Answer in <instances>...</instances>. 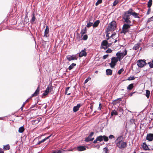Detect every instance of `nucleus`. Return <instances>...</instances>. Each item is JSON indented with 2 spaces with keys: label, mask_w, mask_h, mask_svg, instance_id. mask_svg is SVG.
Returning a JSON list of instances; mask_svg holds the SVG:
<instances>
[{
  "label": "nucleus",
  "mask_w": 153,
  "mask_h": 153,
  "mask_svg": "<svg viewBox=\"0 0 153 153\" xmlns=\"http://www.w3.org/2000/svg\"><path fill=\"white\" fill-rule=\"evenodd\" d=\"M139 14L135 12L131 8H130L128 11H125L122 15V19L124 22L122 27V32L124 34H126L128 32L131 26H132L131 24V22L130 20V16L132 15L134 18L140 19Z\"/></svg>",
  "instance_id": "obj_1"
},
{
  "label": "nucleus",
  "mask_w": 153,
  "mask_h": 153,
  "mask_svg": "<svg viewBox=\"0 0 153 153\" xmlns=\"http://www.w3.org/2000/svg\"><path fill=\"white\" fill-rule=\"evenodd\" d=\"M127 51L126 50L123 52H117L116 54L117 57H113L111 58V62L109 65L111 68H113L116 65L117 62L119 61H120L123 57L127 54Z\"/></svg>",
  "instance_id": "obj_2"
},
{
  "label": "nucleus",
  "mask_w": 153,
  "mask_h": 153,
  "mask_svg": "<svg viewBox=\"0 0 153 153\" xmlns=\"http://www.w3.org/2000/svg\"><path fill=\"white\" fill-rule=\"evenodd\" d=\"M123 138L122 136L119 137L115 141L117 146L120 149H123L127 146V143L123 141Z\"/></svg>",
  "instance_id": "obj_3"
},
{
  "label": "nucleus",
  "mask_w": 153,
  "mask_h": 153,
  "mask_svg": "<svg viewBox=\"0 0 153 153\" xmlns=\"http://www.w3.org/2000/svg\"><path fill=\"white\" fill-rule=\"evenodd\" d=\"M117 24L115 21H113L110 22L108 25V27L107 28L106 31H114L116 28Z\"/></svg>",
  "instance_id": "obj_4"
},
{
  "label": "nucleus",
  "mask_w": 153,
  "mask_h": 153,
  "mask_svg": "<svg viewBox=\"0 0 153 153\" xmlns=\"http://www.w3.org/2000/svg\"><path fill=\"white\" fill-rule=\"evenodd\" d=\"M103 140L105 141L106 142L108 140V137L105 135L100 136L97 137L96 139L94 141L93 143H96L98 141L100 142Z\"/></svg>",
  "instance_id": "obj_5"
},
{
  "label": "nucleus",
  "mask_w": 153,
  "mask_h": 153,
  "mask_svg": "<svg viewBox=\"0 0 153 153\" xmlns=\"http://www.w3.org/2000/svg\"><path fill=\"white\" fill-rule=\"evenodd\" d=\"M134 120L131 119L130 120V123L126 124V127L127 128V130L130 129H134Z\"/></svg>",
  "instance_id": "obj_6"
},
{
  "label": "nucleus",
  "mask_w": 153,
  "mask_h": 153,
  "mask_svg": "<svg viewBox=\"0 0 153 153\" xmlns=\"http://www.w3.org/2000/svg\"><path fill=\"white\" fill-rule=\"evenodd\" d=\"M53 87L52 85L51 86H48L42 94V97L43 98V96L47 95L49 92H51L53 91Z\"/></svg>",
  "instance_id": "obj_7"
},
{
  "label": "nucleus",
  "mask_w": 153,
  "mask_h": 153,
  "mask_svg": "<svg viewBox=\"0 0 153 153\" xmlns=\"http://www.w3.org/2000/svg\"><path fill=\"white\" fill-rule=\"evenodd\" d=\"M137 64L138 66L140 68L143 67L146 64V60L145 59H139L137 62Z\"/></svg>",
  "instance_id": "obj_8"
},
{
  "label": "nucleus",
  "mask_w": 153,
  "mask_h": 153,
  "mask_svg": "<svg viewBox=\"0 0 153 153\" xmlns=\"http://www.w3.org/2000/svg\"><path fill=\"white\" fill-rule=\"evenodd\" d=\"M40 88L39 86L36 90L35 91V92L33 94H32L30 98V99L32 97H34L37 96L39 93ZM29 98L25 102V104L28 102L29 101Z\"/></svg>",
  "instance_id": "obj_9"
},
{
  "label": "nucleus",
  "mask_w": 153,
  "mask_h": 153,
  "mask_svg": "<svg viewBox=\"0 0 153 153\" xmlns=\"http://www.w3.org/2000/svg\"><path fill=\"white\" fill-rule=\"evenodd\" d=\"M66 58L69 61H71L72 60H76L77 59L76 55H73L72 56L68 55L66 56Z\"/></svg>",
  "instance_id": "obj_10"
},
{
  "label": "nucleus",
  "mask_w": 153,
  "mask_h": 153,
  "mask_svg": "<svg viewBox=\"0 0 153 153\" xmlns=\"http://www.w3.org/2000/svg\"><path fill=\"white\" fill-rule=\"evenodd\" d=\"M87 54V53L86 52V49H84L79 53V56L80 57H81L83 56H86Z\"/></svg>",
  "instance_id": "obj_11"
},
{
  "label": "nucleus",
  "mask_w": 153,
  "mask_h": 153,
  "mask_svg": "<svg viewBox=\"0 0 153 153\" xmlns=\"http://www.w3.org/2000/svg\"><path fill=\"white\" fill-rule=\"evenodd\" d=\"M94 139V137H93V134H90L89 135L85 140V141L86 142H89L92 141Z\"/></svg>",
  "instance_id": "obj_12"
},
{
  "label": "nucleus",
  "mask_w": 153,
  "mask_h": 153,
  "mask_svg": "<svg viewBox=\"0 0 153 153\" xmlns=\"http://www.w3.org/2000/svg\"><path fill=\"white\" fill-rule=\"evenodd\" d=\"M85 146H79L77 147V150L78 151H82L86 149Z\"/></svg>",
  "instance_id": "obj_13"
},
{
  "label": "nucleus",
  "mask_w": 153,
  "mask_h": 153,
  "mask_svg": "<svg viewBox=\"0 0 153 153\" xmlns=\"http://www.w3.org/2000/svg\"><path fill=\"white\" fill-rule=\"evenodd\" d=\"M80 106L81 105L80 104H77L76 106H74L73 109L74 112H76L77 111L79 110V108Z\"/></svg>",
  "instance_id": "obj_14"
},
{
  "label": "nucleus",
  "mask_w": 153,
  "mask_h": 153,
  "mask_svg": "<svg viewBox=\"0 0 153 153\" xmlns=\"http://www.w3.org/2000/svg\"><path fill=\"white\" fill-rule=\"evenodd\" d=\"M49 27L48 26H47L46 27V29L45 30V34H44V36H45L46 37H48L49 35L48 34L49 33Z\"/></svg>",
  "instance_id": "obj_15"
},
{
  "label": "nucleus",
  "mask_w": 153,
  "mask_h": 153,
  "mask_svg": "<svg viewBox=\"0 0 153 153\" xmlns=\"http://www.w3.org/2000/svg\"><path fill=\"white\" fill-rule=\"evenodd\" d=\"M32 18L31 19L30 21L32 24H33L36 19L35 17V14L33 12L31 15Z\"/></svg>",
  "instance_id": "obj_16"
},
{
  "label": "nucleus",
  "mask_w": 153,
  "mask_h": 153,
  "mask_svg": "<svg viewBox=\"0 0 153 153\" xmlns=\"http://www.w3.org/2000/svg\"><path fill=\"white\" fill-rule=\"evenodd\" d=\"M146 139L150 141L153 140V134H147Z\"/></svg>",
  "instance_id": "obj_17"
},
{
  "label": "nucleus",
  "mask_w": 153,
  "mask_h": 153,
  "mask_svg": "<svg viewBox=\"0 0 153 153\" xmlns=\"http://www.w3.org/2000/svg\"><path fill=\"white\" fill-rule=\"evenodd\" d=\"M142 146L143 149L145 150H148L149 149L148 146L145 143H143Z\"/></svg>",
  "instance_id": "obj_18"
},
{
  "label": "nucleus",
  "mask_w": 153,
  "mask_h": 153,
  "mask_svg": "<svg viewBox=\"0 0 153 153\" xmlns=\"http://www.w3.org/2000/svg\"><path fill=\"white\" fill-rule=\"evenodd\" d=\"M106 72L107 75H111L112 74V71L110 69L106 70Z\"/></svg>",
  "instance_id": "obj_19"
},
{
  "label": "nucleus",
  "mask_w": 153,
  "mask_h": 153,
  "mask_svg": "<svg viewBox=\"0 0 153 153\" xmlns=\"http://www.w3.org/2000/svg\"><path fill=\"white\" fill-rule=\"evenodd\" d=\"M100 23V21L99 20H97L96 22H95L93 24V27H97L99 24Z\"/></svg>",
  "instance_id": "obj_20"
},
{
  "label": "nucleus",
  "mask_w": 153,
  "mask_h": 153,
  "mask_svg": "<svg viewBox=\"0 0 153 153\" xmlns=\"http://www.w3.org/2000/svg\"><path fill=\"white\" fill-rule=\"evenodd\" d=\"M108 42L106 40H104L102 41V42L101 46H108Z\"/></svg>",
  "instance_id": "obj_21"
},
{
  "label": "nucleus",
  "mask_w": 153,
  "mask_h": 153,
  "mask_svg": "<svg viewBox=\"0 0 153 153\" xmlns=\"http://www.w3.org/2000/svg\"><path fill=\"white\" fill-rule=\"evenodd\" d=\"M51 136V135H50L48 137H46L44 139H43V140H41L39 141L38 143L37 144L39 145L41 144V143L44 142L46 140L48 139Z\"/></svg>",
  "instance_id": "obj_22"
},
{
  "label": "nucleus",
  "mask_w": 153,
  "mask_h": 153,
  "mask_svg": "<svg viewBox=\"0 0 153 153\" xmlns=\"http://www.w3.org/2000/svg\"><path fill=\"white\" fill-rule=\"evenodd\" d=\"M86 32L87 29L86 27H85L84 29H83L81 30V32H80L82 36L84 34L86 33Z\"/></svg>",
  "instance_id": "obj_23"
},
{
  "label": "nucleus",
  "mask_w": 153,
  "mask_h": 153,
  "mask_svg": "<svg viewBox=\"0 0 153 153\" xmlns=\"http://www.w3.org/2000/svg\"><path fill=\"white\" fill-rule=\"evenodd\" d=\"M140 47V44H137L134 45L133 47V49L134 50H137Z\"/></svg>",
  "instance_id": "obj_24"
},
{
  "label": "nucleus",
  "mask_w": 153,
  "mask_h": 153,
  "mask_svg": "<svg viewBox=\"0 0 153 153\" xmlns=\"http://www.w3.org/2000/svg\"><path fill=\"white\" fill-rule=\"evenodd\" d=\"M25 129L24 126L20 127L18 131L20 133H22L23 132Z\"/></svg>",
  "instance_id": "obj_25"
},
{
  "label": "nucleus",
  "mask_w": 153,
  "mask_h": 153,
  "mask_svg": "<svg viewBox=\"0 0 153 153\" xmlns=\"http://www.w3.org/2000/svg\"><path fill=\"white\" fill-rule=\"evenodd\" d=\"M118 115V113L117 111L115 110H113L111 112V116H112L113 115Z\"/></svg>",
  "instance_id": "obj_26"
},
{
  "label": "nucleus",
  "mask_w": 153,
  "mask_h": 153,
  "mask_svg": "<svg viewBox=\"0 0 153 153\" xmlns=\"http://www.w3.org/2000/svg\"><path fill=\"white\" fill-rule=\"evenodd\" d=\"M134 85L133 83H131L129 85L127 88L128 90H131L134 87Z\"/></svg>",
  "instance_id": "obj_27"
},
{
  "label": "nucleus",
  "mask_w": 153,
  "mask_h": 153,
  "mask_svg": "<svg viewBox=\"0 0 153 153\" xmlns=\"http://www.w3.org/2000/svg\"><path fill=\"white\" fill-rule=\"evenodd\" d=\"M150 94V91H149L146 90V96L147 98H149Z\"/></svg>",
  "instance_id": "obj_28"
},
{
  "label": "nucleus",
  "mask_w": 153,
  "mask_h": 153,
  "mask_svg": "<svg viewBox=\"0 0 153 153\" xmlns=\"http://www.w3.org/2000/svg\"><path fill=\"white\" fill-rule=\"evenodd\" d=\"M76 64L75 63H72L68 67V69L69 70H71L73 68L74 66L76 65Z\"/></svg>",
  "instance_id": "obj_29"
},
{
  "label": "nucleus",
  "mask_w": 153,
  "mask_h": 153,
  "mask_svg": "<svg viewBox=\"0 0 153 153\" xmlns=\"http://www.w3.org/2000/svg\"><path fill=\"white\" fill-rule=\"evenodd\" d=\"M93 25V22H89L87 23L86 26L88 28H89Z\"/></svg>",
  "instance_id": "obj_30"
},
{
  "label": "nucleus",
  "mask_w": 153,
  "mask_h": 153,
  "mask_svg": "<svg viewBox=\"0 0 153 153\" xmlns=\"http://www.w3.org/2000/svg\"><path fill=\"white\" fill-rule=\"evenodd\" d=\"M152 0H149L148 2L147 7L148 8H150L152 4Z\"/></svg>",
  "instance_id": "obj_31"
},
{
  "label": "nucleus",
  "mask_w": 153,
  "mask_h": 153,
  "mask_svg": "<svg viewBox=\"0 0 153 153\" xmlns=\"http://www.w3.org/2000/svg\"><path fill=\"white\" fill-rule=\"evenodd\" d=\"M41 119H42L41 118H40V119L37 118L35 120H33V123H35V124L38 123L40 121V120Z\"/></svg>",
  "instance_id": "obj_32"
},
{
  "label": "nucleus",
  "mask_w": 153,
  "mask_h": 153,
  "mask_svg": "<svg viewBox=\"0 0 153 153\" xmlns=\"http://www.w3.org/2000/svg\"><path fill=\"white\" fill-rule=\"evenodd\" d=\"M10 146L9 145H7L4 146L3 149L5 150H8L10 149Z\"/></svg>",
  "instance_id": "obj_33"
},
{
  "label": "nucleus",
  "mask_w": 153,
  "mask_h": 153,
  "mask_svg": "<svg viewBox=\"0 0 153 153\" xmlns=\"http://www.w3.org/2000/svg\"><path fill=\"white\" fill-rule=\"evenodd\" d=\"M117 110L118 111L120 112L122 114H123V110L122 108L121 107H118L117 108Z\"/></svg>",
  "instance_id": "obj_34"
},
{
  "label": "nucleus",
  "mask_w": 153,
  "mask_h": 153,
  "mask_svg": "<svg viewBox=\"0 0 153 153\" xmlns=\"http://www.w3.org/2000/svg\"><path fill=\"white\" fill-rule=\"evenodd\" d=\"M150 68H153V60L151 62H149L148 63Z\"/></svg>",
  "instance_id": "obj_35"
},
{
  "label": "nucleus",
  "mask_w": 153,
  "mask_h": 153,
  "mask_svg": "<svg viewBox=\"0 0 153 153\" xmlns=\"http://www.w3.org/2000/svg\"><path fill=\"white\" fill-rule=\"evenodd\" d=\"M102 2V0H98L95 3V5L97 6L99 4H101Z\"/></svg>",
  "instance_id": "obj_36"
},
{
  "label": "nucleus",
  "mask_w": 153,
  "mask_h": 153,
  "mask_svg": "<svg viewBox=\"0 0 153 153\" xmlns=\"http://www.w3.org/2000/svg\"><path fill=\"white\" fill-rule=\"evenodd\" d=\"M135 79V78L134 76H131L130 77H128L127 79V80H133Z\"/></svg>",
  "instance_id": "obj_37"
},
{
  "label": "nucleus",
  "mask_w": 153,
  "mask_h": 153,
  "mask_svg": "<svg viewBox=\"0 0 153 153\" xmlns=\"http://www.w3.org/2000/svg\"><path fill=\"white\" fill-rule=\"evenodd\" d=\"M119 1L118 0H115L113 4V6H115L118 3Z\"/></svg>",
  "instance_id": "obj_38"
},
{
  "label": "nucleus",
  "mask_w": 153,
  "mask_h": 153,
  "mask_svg": "<svg viewBox=\"0 0 153 153\" xmlns=\"http://www.w3.org/2000/svg\"><path fill=\"white\" fill-rule=\"evenodd\" d=\"M91 79V78L90 77H88L87 79H86L84 83H86L89 80Z\"/></svg>",
  "instance_id": "obj_39"
},
{
  "label": "nucleus",
  "mask_w": 153,
  "mask_h": 153,
  "mask_svg": "<svg viewBox=\"0 0 153 153\" xmlns=\"http://www.w3.org/2000/svg\"><path fill=\"white\" fill-rule=\"evenodd\" d=\"M112 52V50L110 48H108L105 51L107 53H111Z\"/></svg>",
  "instance_id": "obj_40"
},
{
  "label": "nucleus",
  "mask_w": 153,
  "mask_h": 153,
  "mask_svg": "<svg viewBox=\"0 0 153 153\" xmlns=\"http://www.w3.org/2000/svg\"><path fill=\"white\" fill-rule=\"evenodd\" d=\"M88 38V35H85L83 36V39L84 40H86Z\"/></svg>",
  "instance_id": "obj_41"
},
{
  "label": "nucleus",
  "mask_w": 153,
  "mask_h": 153,
  "mask_svg": "<svg viewBox=\"0 0 153 153\" xmlns=\"http://www.w3.org/2000/svg\"><path fill=\"white\" fill-rule=\"evenodd\" d=\"M153 21V16L151 18H149L147 22H150L151 21Z\"/></svg>",
  "instance_id": "obj_42"
},
{
  "label": "nucleus",
  "mask_w": 153,
  "mask_h": 153,
  "mask_svg": "<svg viewBox=\"0 0 153 153\" xmlns=\"http://www.w3.org/2000/svg\"><path fill=\"white\" fill-rule=\"evenodd\" d=\"M52 153H62V151L60 150L55 151Z\"/></svg>",
  "instance_id": "obj_43"
},
{
  "label": "nucleus",
  "mask_w": 153,
  "mask_h": 153,
  "mask_svg": "<svg viewBox=\"0 0 153 153\" xmlns=\"http://www.w3.org/2000/svg\"><path fill=\"white\" fill-rule=\"evenodd\" d=\"M123 71V69H121L120 70H119L118 72V74H120L122 71Z\"/></svg>",
  "instance_id": "obj_44"
},
{
  "label": "nucleus",
  "mask_w": 153,
  "mask_h": 153,
  "mask_svg": "<svg viewBox=\"0 0 153 153\" xmlns=\"http://www.w3.org/2000/svg\"><path fill=\"white\" fill-rule=\"evenodd\" d=\"M25 104V102L22 105V106L20 108V109H21V110L22 111H23V107H24Z\"/></svg>",
  "instance_id": "obj_45"
},
{
  "label": "nucleus",
  "mask_w": 153,
  "mask_h": 153,
  "mask_svg": "<svg viewBox=\"0 0 153 153\" xmlns=\"http://www.w3.org/2000/svg\"><path fill=\"white\" fill-rule=\"evenodd\" d=\"M102 108V105L100 103L99 104V106L98 108V110H100Z\"/></svg>",
  "instance_id": "obj_46"
},
{
  "label": "nucleus",
  "mask_w": 153,
  "mask_h": 153,
  "mask_svg": "<svg viewBox=\"0 0 153 153\" xmlns=\"http://www.w3.org/2000/svg\"><path fill=\"white\" fill-rule=\"evenodd\" d=\"M151 9L150 8H149L148 9L147 12L146 13V15H149V14L151 12Z\"/></svg>",
  "instance_id": "obj_47"
},
{
  "label": "nucleus",
  "mask_w": 153,
  "mask_h": 153,
  "mask_svg": "<svg viewBox=\"0 0 153 153\" xmlns=\"http://www.w3.org/2000/svg\"><path fill=\"white\" fill-rule=\"evenodd\" d=\"M108 56V54L104 55L103 56V59H105Z\"/></svg>",
  "instance_id": "obj_48"
},
{
  "label": "nucleus",
  "mask_w": 153,
  "mask_h": 153,
  "mask_svg": "<svg viewBox=\"0 0 153 153\" xmlns=\"http://www.w3.org/2000/svg\"><path fill=\"white\" fill-rule=\"evenodd\" d=\"M70 88V87H68L66 88V89L65 90V94H67L68 93V91L69 90V88Z\"/></svg>",
  "instance_id": "obj_49"
},
{
  "label": "nucleus",
  "mask_w": 153,
  "mask_h": 153,
  "mask_svg": "<svg viewBox=\"0 0 153 153\" xmlns=\"http://www.w3.org/2000/svg\"><path fill=\"white\" fill-rule=\"evenodd\" d=\"M109 137L110 139H111L113 138H114V136L111 134L109 136Z\"/></svg>",
  "instance_id": "obj_50"
},
{
  "label": "nucleus",
  "mask_w": 153,
  "mask_h": 153,
  "mask_svg": "<svg viewBox=\"0 0 153 153\" xmlns=\"http://www.w3.org/2000/svg\"><path fill=\"white\" fill-rule=\"evenodd\" d=\"M106 47L105 48V47H103V46H101V48H103V49H107L108 47H109V46H106Z\"/></svg>",
  "instance_id": "obj_51"
},
{
  "label": "nucleus",
  "mask_w": 153,
  "mask_h": 153,
  "mask_svg": "<svg viewBox=\"0 0 153 153\" xmlns=\"http://www.w3.org/2000/svg\"><path fill=\"white\" fill-rule=\"evenodd\" d=\"M106 37H107V40H108L109 39V38H110V37L109 36V35H108V33H107L106 34Z\"/></svg>",
  "instance_id": "obj_52"
},
{
  "label": "nucleus",
  "mask_w": 153,
  "mask_h": 153,
  "mask_svg": "<svg viewBox=\"0 0 153 153\" xmlns=\"http://www.w3.org/2000/svg\"><path fill=\"white\" fill-rule=\"evenodd\" d=\"M116 34L115 33H113L110 36V37H111L112 38H113L112 37L113 36H114L116 35Z\"/></svg>",
  "instance_id": "obj_53"
},
{
  "label": "nucleus",
  "mask_w": 153,
  "mask_h": 153,
  "mask_svg": "<svg viewBox=\"0 0 153 153\" xmlns=\"http://www.w3.org/2000/svg\"><path fill=\"white\" fill-rule=\"evenodd\" d=\"M117 100H119L120 101H122V99L121 98H118L117 99L115 100H114V101H117Z\"/></svg>",
  "instance_id": "obj_54"
},
{
  "label": "nucleus",
  "mask_w": 153,
  "mask_h": 153,
  "mask_svg": "<svg viewBox=\"0 0 153 153\" xmlns=\"http://www.w3.org/2000/svg\"><path fill=\"white\" fill-rule=\"evenodd\" d=\"M4 152L3 151L2 149L0 148V153H4Z\"/></svg>",
  "instance_id": "obj_55"
},
{
  "label": "nucleus",
  "mask_w": 153,
  "mask_h": 153,
  "mask_svg": "<svg viewBox=\"0 0 153 153\" xmlns=\"http://www.w3.org/2000/svg\"><path fill=\"white\" fill-rule=\"evenodd\" d=\"M104 149H105V153H107V152L108 151V149H107V148H104Z\"/></svg>",
  "instance_id": "obj_56"
},
{
  "label": "nucleus",
  "mask_w": 153,
  "mask_h": 153,
  "mask_svg": "<svg viewBox=\"0 0 153 153\" xmlns=\"http://www.w3.org/2000/svg\"><path fill=\"white\" fill-rule=\"evenodd\" d=\"M93 108V105H91L90 107V108L92 110V108Z\"/></svg>",
  "instance_id": "obj_57"
},
{
  "label": "nucleus",
  "mask_w": 153,
  "mask_h": 153,
  "mask_svg": "<svg viewBox=\"0 0 153 153\" xmlns=\"http://www.w3.org/2000/svg\"><path fill=\"white\" fill-rule=\"evenodd\" d=\"M89 22H93L92 21H91V19H90V18H89Z\"/></svg>",
  "instance_id": "obj_58"
},
{
  "label": "nucleus",
  "mask_w": 153,
  "mask_h": 153,
  "mask_svg": "<svg viewBox=\"0 0 153 153\" xmlns=\"http://www.w3.org/2000/svg\"><path fill=\"white\" fill-rule=\"evenodd\" d=\"M89 22H93L92 21H91V19H90V18H89Z\"/></svg>",
  "instance_id": "obj_59"
},
{
  "label": "nucleus",
  "mask_w": 153,
  "mask_h": 153,
  "mask_svg": "<svg viewBox=\"0 0 153 153\" xmlns=\"http://www.w3.org/2000/svg\"><path fill=\"white\" fill-rule=\"evenodd\" d=\"M133 94V93H131V94H130V96H132V94Z\"/></svg>",
  "instance_id": "obj_60"
},
{
  "label": "nucleus",
  "mask_w": 153,
  "mask_h": 153,
  "mask_svg": "<svg viewBox=\"0 0 153 153\" xmlns=\"http://www.w3.org/2000/svg\"><path fill=\"white\" fill-rule=\"evenodd\" d=\"M71 93H68V94H67V95H69L71 94Z\"/></svg>",
  "instance_id": "obj_61"
},
{
  "label": "nucleus",
  "mask_w": 153,
  "mask_h": 153,
  "mask_svg": "<svg viewBox=\"0 0 153 153\" xmlns=\"http://www.w3.org/2000/svg\"><path fill=\"white\" fill-rule=\"evenodd\" d=\"M94 134V133L93 132H91L90 134Z\"/></svg>",
  "instance_id": "obj_62"
},
{
  "label": "nucleus",
  "mask_w": 153,
  "mask_h": 153,
  "mask_svg": "<svg viewBox=\"0 0 153 153\" xmlns=\"http://www.w3.org/2000/svg\"><path fill=\"white\" fill-rule=\"evenodd\" d=\"M117 42V40H115L114 41V43H116Z\"/></svg>",
  "instance_id": "obj_63"
},
{
  "label": "nucleus",
  "mask_w": 153,
  "mask_h": 153,
  "mask_svg": "<svg viewBox=\"0 0 153 153\" xmlns=\"http://www.w3.org/2000/svg\"><path fill=\"white\" fill-rule=\"evenodd\" d=\"M135 21L134 20H133V22H134Z\"/></svg>",
  "instance_id": "obj_64"
}]
</instances>
